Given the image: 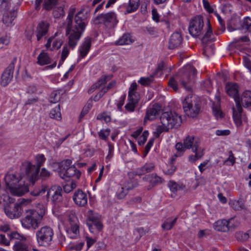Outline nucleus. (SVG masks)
<instances>
[{
  "mask_svg": "<svg viewBox=\"0 0 251 251\" xmlns=\"http://www.w3.org/2000/svg\"><path fill=\"white\" fill-rule=\"evenodd\" d=\"M175 160L172 159V162L167 165V169L164 171V173L166 175H172L176 170V167L173 164Z\"/></svg>",
  "mask_w": 251,
  "mask_h": 251,
  "instance_id": "59",
  "label": "nucleus"
},
{
  "mask_svg": "<svg viewBox=\"0 0 251 251\" xmlns=\"http://www.w3.org/2000/svg\"><path fill=\"white\" fill-rule=\"evenodd\" d=\"M213 114L217 119H222L224 117V114L219 106L213 107Z\"/></svg>",
  "mask_w": 251,
  "mask_h": 251,
  "instance_id": "53",
  "label": "nucleus"
},
{
  "mask_svg": "<svg viewBox=\"0 0 251 251\" xmlns=\"http://www.w3.org/2000/svg\"><path fill=\"white\" fill-rule=\"evenodd\" d=\"M9 237H6L4 234H0V245L4 246H9L10 244Z\"/></svg>",
  "mask_w": 251,
  "mask_h": 251,
  "instance_id": "57",
  "label": "nucleus"
},
{
  "mask_svg": "<svg viewBox=\"0 0 251 251\" xmlns=\"http://www.w3.org/2000/svg\"><path fill=\"white\" fill-rule=\"evenodd\" d=\"M160 120L161 124L168 130L178 128L182 123L181 116L176 113L172 111L162 113Z\"/></svg>",
  "mask_w": 251,
  "mask_h": 251,
  "instance_id": "6",
  "label": "nucleus"
},
{
  "mask_svg": "<svg viewBox=\"0 0 251 251\" xmlns=\"http://www.w3.org/2000/svg\"><path fill=\"white\" fill-rule=\"evenodd\" d=\"M31 201L32 200L30 199H22L19 200L17 203L23 209L24 207L29 205Z\"/></svg>",
  "mask_w": 251,
  "mask_h": 251,
  "instance_id": "58",
  "label": "nucleus"
},
{
  "mask_svg": "<svg viewBox=\"0 0 251 251\" xmlns=\"http://www.w3.org/2000/svg\"><path fill=\"white\" fill-rule=\"evenodd\" d=\"M139 99L128 97V102L125 105V108L129 112H132L134 111L136 104L138 102Z\"/></svg>",
  "mask_w": 251,
  "mask_h": 251,
  "instance_id": "38",
  "label": "nucleus"
},
{
  "mask_svg": "<svg viewBox=\"0 0 251 251\" xmlns=\"http://www.w3.org/2000/svg\"><path fill=\"white\" fill-rule=\"evenodd\" d=\"M161 110V107L158 103L150 104L147 109L144 121H152L155 119Z\"/></svg>",
  "mask_w": 251,
  "mask_h": 251,
  "instance_id": "17",
  "label": "nucleus"
},
{
  "mask_svg": "<svg viewBox=\"0 0 251 251\" xmlns=\"http://www.w3.org/2000/svg\"><path fill=\"white\" fill-rule=\"evenodd\" d=\"M226 221L228 230L234 229L239 225V220L236 218H231Z\"/></svg>",
  "mask_w": 251,
  "mask_h": 251,
  "instance_id": "48",
  "label": "nucleus"
},
{
  "mask_svg": "<svg viewBox=\"0 0 251 251\" xmlns=\"http://www.w3.org/2000/svg\"><path fill=\"white\" fill-rule=\"evenodd\" d=\"M243 27L247 30L251 29V19L249 17L245 18L243 22Z\"/></svg>",
  "mask_w": 251,
  "mask_h": 251,
  "instance_id": "64",
  "label": "nucleus"
},
{
  "mask_svg": "<svg viewBox=\"0 0 251 251\" xmlns=\"http://www.w3.org/2000/svg\"><path fill=\"white\" fill-rule=\"evenodd\" d=\"M60 90H54L50 95V101L52 103H56L60 100L61 95Z\"/></svg>",
  "mask_w": 251,
  "mask_h": 251,
  "instance_id": "44",
  "label": "nucleus"
},
{
  "mask_svg": "<svg viewBox=\"0 0 251 251\" xmlns=\"http://www.w3.org/2000/svg\"><path fill=\"white\" fill-rule=\"evenodd\" d=\"M241 101L244 106L251 105V91H245L242 96Z\"/></svg>",
  "mask_w": 251,
  "mask_h": 251,
  "instance_id": "39",
  "label": "nucleus"
},
{
  "mask_svg": "<svg viewBox=\"0 0 251 251\" xmlns=\"http://www.w3.org/2000/svg\"><path fill=\"white\" fill-rule=\"evenodd\" d=\"M75 203L79 206H84L87 203V194L81 190H77L74 194L73 197Z\"/></svg>",
  "mask_w": 251,
  "mask_h": 251,
  "instance_id": "18",
  "label": "nucleus"
},
{
  "mask_svg": "<svg viewBox=\"0 0 251 251\" xmlns=\"http://www.w3.org/2000/svg\"><path fill=\"white\" fill-rule=\"evenodd\" d=\"M229 204L235 210H240L244 208L243 203L240 201L232 200L229 201Z\"/></svg>",
  "mask_w": 251,
  "mask_h": 251,
  "instance_id": "47",
  "label": "nucleus"
},
{
  "mask_svg": "<svg viewBox=\"0 0 251 251\" xmlns=\"http://www.w3.org/2000/svg\"><path fill=\"white\" fill-rule=\"evenodd\" d=\"M177 217L173 218L172 217L168 218L165 220L161 225V227L164 230H169L171 229L176 224Z\"/></svg>",
  "mask_w": 251,
  "mask_h": 251,
  "instance_id": "37",
  "label": "nucleus"
},
{
  "mask_svg": "<svg viewBox=\"0 0 251 251\" xmlns=\"http://www.w3.org/2000/svg\"><path fill=\"white\" fill-rule=\"evenodd\" d=\"M110 133V130L108 128L102 129L98 133L99 137L101 140L106 141Z\"/></svg>",
  "mask_w": 251,
  "mask_h": 251,
  "instance_id": "51",
  "label": "nucleus"
},
{
  "mask_svg": "<svg viewBox=\"0 0 251 251\" xmlns=\"http://www.w3.org/2000/svg\"><path fill=\"white\" fill-rule=\"evenodd\" d=\"M72 163V161L67 159L61 162L59 175L64 179L66 177H75L79 179L81 175L80 172L77 170L74 166L68 167Z\"/></svg>",
  "mask_w": 251,
  "mask_h": 251,
  "instance_id": "9",
  "label": "nucleus"
},
{
  "mask_svg": "<svg viewBox=\"0 0 251 251\" xmlns=\"http://www.w3.org/2000/svg\"><path fill=\"white\" fill-rule=\"evenodd\" d=\"M98 18L108 28L114 27L118 22L116 14L113 12L101 14Z\"/></svg>",
  "mask_w": 251,
  "mask_h": 251,
  "instance_id": "14",
  "label": "nucleus"
},
{
  "mask_svg": "<svg viewBox=\"0 0 251 251\" xmlns=\"http://www.w3.org/2000/svg\"><path fill=\"white\" fill-rule=\"evenodd\" d=\"M149 135V132L147 130L144 131L142 134L140 136L138 140V144L140 146L143 145L147 141V138Z\"/></svg>",
  "mask_w": 251,
  "mask_h": 251,
  "instance_id": "55",
  "label": "nucleus"
},
{
  "mask_svg": "<svg viewBox=\"0 0 251 251\" xmlns=\"http://www.w3.org/2000/svg\"><path fill=\"white\" fill-rule=\"evenodd\" d=\"M192 150L199 158L201 159L204 154L205 149L200 146V143H195Z\"/></svg>",
  "mask_w": 251,
  "mask_h": 251,
  "instance_id": "41",
  "label": "nucleus"
},
{
  "mask_svg": "<svg viewBox=\"0 0 251 251\" xmlns=\"http://www.w3.org/2000/svg\"><path fill=\"white\" fill-rule=\"evenodd\" d=\"M5 12L3 15L2 22L6 27H11L14 25L13 22L17 16V12L15 10Z\"/></svg>",
  "mask_w": 251,
  "mask_h": 251,
  "instance_id": "22",
  "label": "nucleus"
},
{
  "mask_svg": "<svg viewBox=\"0 0 251 251\" xmlns=\"http://www.w3.org/2000/svg\"><path fill=\"white\" fill-rule=\"evenodd\" d=\"M11 3L8 0H0V11H7L10 7Z\"/></svg>",
  "mask_w": 251,
  "mask_h": 251,
  "instance_id": "52",
  "label": "nucleus"
},
{
  "mask_svg": "<svg viewBox=\"0 0 251 251\" xmlns=\"http://www.w3.org/2000/svg\"><path fill=\"white\" fill-rule=\"evenodd\" d=\"M65 12L62 6L56 8L53 11V15L55 18H59L64 16Z\"/></svg>",
  "mask_w": 251,
  "mask_h": 251,
  "instance_id": "54",
  "label": "nucleus"
},
{
  "mask_svg": "<svg viewBox=\"0 0 251 251\" xmlns=\"http://www.w3.org/2000/svg\"><path fill=\"white\" fill-rule=\"evenodd\" d=\"M92 43V38L90 37H86L79 47L78 51L80 56L84 58L89 52Z\"/></svg>",
  "mask_w": 251,
  "mask_h": 251,
  "instance_id": "21",
  "label": "nucleus"
},
{
  "mask_svg": "<svg viewBox=\"0 0 251 251\" xmlns=\"http://www.w3.org/2000/svg\"><path fill=\"white\" fill-rule=\"evenodd\" d=\"M183 108L186 114L191 117H195L200 110V105L192 100V97H187L183 101Z\"/></svg>",
  "mask_w": 251,
  "mask_h": 251,
  "instance_id": "10",
  "label": "nucleus"
},
{
  "mask_svg": "<svg viewBox=\"0 0 251 251\" xmlns=\"http://www.w3.org/2000/svg\"><path fill=\"white\" fill-rule=\"evenodd\" d=\"M7 237H9L11 240H16L17 241L23 242L29 239L27 236L21 234L17 231H12L7 234Z\"/></svg>",
  "mask_w": 251,
  "mask_h": 251,
  "instance_id": "36",
  "label": "nucleus"
},
{
  "mask_svg": "<svg viewBox=\"0 0 251 251\" xmlns=\"http://www.w3.org/2000/svg\"><path fill=\"white\" fill-rule=\"evenodd\" d=\"M13 69L8 67L6 68L1 77V85L3 86L7 85L13 78Z\"/></svg>",
  "mask_w": 251,
  "mask_h": 251,
  "instance_id": "26",
  "label": "nucleus"
},
{
  "mask_svg": "<svg viewBox=\"0 0 251 251\" xmlns=\"http://www.w3.org/2000/svg\"><path fill=\"white\" fill-rule=\"evenodd\" d=\"M50 116L51 118L57 120H61V115L60 111L59 105H58L50 111Z\"/></svg>",
  "mask_w": 251,
  "mask_h": 251,
  "instance_id": "42",
  "label": "nucleus"
},
{
  "mask_svg": "<svg viewBox=\"0 0 251 251\" xmlns=\"http://www.w3.org/2000/svg\"><path fill=\"white\" fill-rule=\"evenodd\" d=\"M226 93L235 100L236 107L232 108L233 119L236 126H240L242 125V121L247 122V118L242 117V107L238 97V86L236 83L228 82L226 85Z\"/></svg>",
  "mask_w": 251,
  "mask_h": 251,
  "instance_id": "3",
  "label": "nucleus"
},
{
  "mask_svg": "<svg viewBox=\"0 0 251 251\" xmlns=\"http://www.w3.org/2000/svg\"><path fill=\"white\" fill-rule=\"evenodd\" d=\"M116 84L115 80L110 81L106 86L105 85L102 86L101 89L94 96L93 100L95 101H99L100 99L109 90L114 88Z\"/></svg>",
  "mask_w": 251,
  "mask_h": 251,
  "instance_id": "28",
  "label": "nucleus"
},
{
  "mask_svg": "<svg viewBox=\"0 0 251 251\" xmlns=\"http://www.w3.org/2000/svg\"><path fill=\"white\" fill-rule=\"evenodd\" d=\"M169 130L161 124V125L157 126L156 131L154 132V135L156 137H159L160 134L163 132H167Z\"/></svg>",
  "mask_w": 251,
  "mask_h": 251,
  "instance_id": "61",
  "label": "nucleus"
},
{
  "mask_svg": "<svg viewBox=\"0 0 251 251\" xmlns=\"http://www.w3.org/2000/svg\"><path fill=\"white\" fill-rule=\"evenodd\" d=\"M140 5L139 0H129L128 5L126 6V14L135 12L137 10Z\"/></svg>",
  "mask_w": 251,
  "mask_h": 251,
  "instance_id": "34",
  "label": "nucleus"
},
{
  "mask_svg": "<svg viewBox=\"0 0 251 251\" xmlns=\"http://www.w3.org/2000/svg\"><path fill=\"white\" fill-rule=\"evenodd\" d=\"M46 212V208L42 206V211L39 213L32 209L26 210L25 216L21 221L23 226L26 229L37 228Z\"/></svg>",
  "mask_w": 251,
  "mask_h": 251,
  "instance_id": "5",
  "label": "nucleus"
},
{
  "mask_svg": "<svg viewBox=\"0 0 251 251\" xmlns=\"http://www.w3.org/2000/svg\"><path fill=\"white\" fill-rule=\"evenodd\" d=\"M47 190V186L43 185L40 188H35V189L31 192V194L34 196H37L44 194Z\"/></svg>",
  "mask_w": 251,
  "mask_h": 251,
  "instance_id": "50",
  "label": "nucleus"
},
{
  "mask_svg": "<svg viewBox=\"0 0 251 251\" xmlns=\"http://www.w3.org/2000/svg\"><path fill=\"white\" fill-rule=\"evenodd\" d=\"M69 225L66 228V232L70 238H75L79 233V222L76 217L72 215L69 217Z\"/></svg>",
  "mask_w": 251,
  "mask_h": 251,
  "instance_id": "13",
  "label": "nucleus"
},
{
  "mask_svg": "<svg viewBox=\"0 0 251 251\" xmlns=\"http://www.w3.org/2000/svg\"><path fill=\"white\" fill-rule=\"evenodd\" d=\"M153 80V75H151L148 77H141L138 81V82L141 85L147 86L151 84Z\"/></svg>",
  "mask_w": 251,
  "mask_h": 251,
  "instance_id": "45",
  "label": "nucleus"
},
{
  "mask_svg": "<svg viewBox=\"0 0 251 251\" xmlns=\"http://www.w3.org/2000/svg\"><path fill=\"white\" fill-rule=\"evenodd\" d=\"M58 0H44L43 7L47 10H51L54 6Z\"/></svg>",
  "mask_w": 251,
  "mask_h": 251,
  "instance_id": "49",
  "label": "nucleus"
},
{
  "mask_svg": "<svg viewBox=\"0 0 251 251\" xmlns=\"http://www.w3.org/2000/svg\"><path fill=\"white\" fill-rule=\"evenodd\" d=\"M195 143H200L199 140L194 136L188 135L183 141L184 147L186 149H190L193 148Z\"/></svg>",
  "mask_w": 251,
  "mask_h": 251,
  "instance_id": "35",
  "label": "nucleus"
},
{
  "mask_svg": "<svg viewBox=\"0 0 251 251\" xmlns=\"http://www.w3.org/2000/svg\"><path fill=\"white\" fill-rule=\"evenodd\" d=\"M52 59L46 52L42 50L37 57V64L39 66H45L51 64Z\"/></svg>",
  "mask_w": 251,
  "mask_h": 251,
  "instance_id": "24",
  "label": "nucleus"
},
{
  "mask_svg": "<svg viewBox=\"0 0 251 251\" xmlns=\"http://www.w3.org/2000/svg\"><path fill=\"white\" fill-rule=\"evenodd\" d=\"M182 40L181 35L178 32L174 33L170 37L169 48L174 49L180 46Z\"/></svg>",
  "mask_w": 251,
  "mask_h": 251,
  "instance_id": "25",
  "label": "nucleus"
},
{
  "mask_svg": "<svg viewBox=\"0 0 251 251\" xmlns=\"http://www.w3.org/2000/svg\"><path fill=\"white\" fill-rule=\"evenodd\" d=\"M250 41H251L249 37L246 35H245L238 38H235L233 40V43L235 44L236 46H238L239 43L240 42L249 44Z\"/></svg>",
  "mask_w": 251,
  "mask_h": 251,
  "instance_id": "56",
  "label": "nucleus"
},
{
  "mask_svg": "<svg viewBox=\"0 0 251 251\" xmlns=\"http://www.w3.org/2000/svg\"><path fill=\"white\" fill-rule=\"evenodd\" d=\"M62 44L63 40L61 39L51 37L48 39L45 47L47 49L53 50L59 49Z\"/></svg>",
  "mask_w": 251,
  "mask_h": 251,
  "instance_id": "23",
  "label": "nucleus"
},
{
  "mask_svg": "<svg viewBox=\"0 0 251 251\" xmlns=\"http://www.w3.org/2000/svg\"><path fill=\"white\" fill-rule=\"evenodd\" d=\"M168 186L170 191L176 195L178 190H183L185 186L182 183H176L174 180H170L168 183Z\"/></svg>",
  "mask_w": 251,
  "mask_h": 251,
  "instance_id": "33",
  "label": "nucleus"
},
{
  "mask_svg": "<svg viewBox=\"0 0 251 251\" xmlns=\"http://www.w3.org/2000/svg\"><path fill=\"white\" fill-rule=\"evenodd\" d=\"M29 243V239L23 242L16 241L13 247V249L14 251H28Z\"/></svg>",
  "mask_w": 251,
  "mask_h": 251,
  "instance_id": "31",
  "label": "nucleus"
},
{
  "mask_svg": "<svg viewBox=\"0 0 251 251\" xmlns=\"http://www.w3.org/2000/svg\"><path fill=\"white\" fill-rule=\"evenodd\" d=\"M49 26V24L44 22H42L38 24L36 31L38 41H39L47 33Z\"/></svg>",
  "mask_w": 251,
  "mask_h": 251,
  "instance_id": "27",
  "label": "nucleus"
},
{
  "mask_svg": "<svg viewBox=\"0 0 251 251\" xmlns=\"http://www.w3.org/2000/svg\"><path fill=\"white\" fill-rule=\"evenodd\" d=\"M227 162H229V165L231 166H232L235 162V158L234 157V154L231 151H228V157L225 161V163H226Z\"/></svg>",
  "mask_w": 251,
  "mask_h": 251,
  "instance_id": "63",
  "label": "nucleus"
},
{
  "mask_svg": "<svg viewBox=\"0 0 251 251\" xmlns=\"http://www.w3.org/2000/svg\"><path fill=\"white\" fill-rule=\"evenodd\" d=\"M53 235V229L48 226L40 228L36 233L38 244L44 247H47L51 244Z\"/></svg>",
  "mask_w": 251,
  "mask_h": 251,
  "instance_id": "8",
  "label": "nucleus"
},
{
  "mask_svg": "<svg viewBox=\"0 0 251 251\" xmlns=\"http://www.w3.org/2000/svg\"><path fill=\"white\" fill-rule=\"evenodd\" d=\"M133 42L134 40L132 38L130 34L129 33H126L123 34L115 42V45L118 46L129 45Z\"/></svg>",
  "mask_w": 251,
  "mask_h": 251,
  "instance_id": "29",
  "label": "nucleus"
},
{
  "mask_svg": "<svg viewBox=\"0 0 251 251\" xmlns=\"http://www.w3.org/2000/svg\"><path fill=\"white\" fill-rule=\"evenodd\" d=\"M203 4L205 9L209 13L214 12L215 6H211L210 3L206 0H203Z\"/></svg>",
  "mask_w": 251,
  "mask_h": 251,
  "instance_id": "62",
  "label": "nucleus"
},
{
  "mask_svg": "<svg viewBox=\"0 0 251 251\" xmlns=\"http://www.w3.org/2000/svg\"><path fill=\"white\" fill-rule=\"evenodd\" d=\"M185 149L184 144L183 145L181 143L179 142L176 143V149L177 151L178 152L172 157V159L175 160L176 157L181 156L184 152Z\"/></svg>",
  "mask_w": 251,
  "mask_h": 251,
  "instance_id": "46",
  "label": "nucleus"
},
{
  "mask_svg": "<svg viewBox=\"0 0 251 251\" xmlns=\"http://www.w3.org/2000/svg\"><path fill=\"white\" fill-rule=\"evenodd\" d=\"M70 52V50L67 46H64L61 53V57L60 61L63 62L68 56Z\"/></svg>",
  "mask_w": 251,
  "mask_h": 251,
  "instance_id": "60",
  "label": "nucleus"
},
{
  "mask_svg": "<svg viewBox=\"0 0 251 251\" xmlns=\"http://www.w3.org/2000/svg\"><path fill=\"white\" fill-rule=\"evenodd\" d=\"M87 220L93 223V225H89L90 231L94 233L93 226H94L97 231H101L103 228V225L101 222V216L98 213L95 212L92 210H89L86 214Z\"/></svg>",
  "mask_w": 251,
  "mask_h": 251,
  "instance_id": "12",
  "label": "nucleus"
},
{
  "mask_svg": "<svg viewBox=\"0 0 251 251\" xmlns=\"http://www.w3.org/2000/svg\"><path fill=\"white\" fill-rule=\"evenodd\" d=\"M4 212L6 215L11 219H18L22 215L23 209L16 202L13 206L6 205L4 207Z\"/></svg>",
  "mask_w": 251,
  "mask_h": 251,
  "instance_id": "15",
  "label": "nucleus"
},
{
  "mask_svg": "<svg viewBox=\"0 0 251 251\" xmlns=\"http://www.w3.org/2000/svg\"><path fill=\"white\" fill-rule=\"evenodd\" d=\"M76 182L73 180H70L66 182L65 184L63 186V189L66 193H69L71 192L73 189L76 187Z\"/></svg>",
  "mask_w": 251,
  "mask_h": 251,
  "instance_id": "43",
  "label": "nucleus"
},
{
  "mask_svg": "<svg viewBox=\"0 0 251 251\" xmlns=\"http://www.w3.org/2000/svg\"><path fill=\"white\" fill-rule=\"evenodd\" d=\"M112 77V75H104L102 76L100 79H99L95 83L91 86V87L88 89V93L89 94H92L96 90L101 89L102 86H103L107 83V81H109Z\"/></svg>",
  "mask_w": 251,
  "mask_h": 251,
  "instance_id": "19",
  "label": "nucleus"
},
{
  "mask_svg": "<svg viewBox=\"0 0 251 251\" xmlns=\"http://www.w3.org/2000/svg\"><path fill=\"white\" fill-rule=\"evenodd\" d=\"M84 11L80 10L75 15V22L71 26H68L66 33L68 35L69 46L74 49L77 45L88 23Z\"/></svg>",
  "mask_w": 251,
  "mask_h": 251,
  "instance_id": "2",
  "label": "nucleus"
},
{
  "mask_svg": "<svg viewBox=\"0 0 251 251\" xmlns=\"http://www.w3.org/2000/svg\"><path fill=\"white\" fill-rule=\"evenodd\" d=\"M226 220L222 219L218 220L214 223L213 227L214 229L218 231L226 232L228 231V228L227 226Z\"/></svg>",
  "mask_w": 251,
  "mask_h": 251,
  "instance_id": "32",
  "label": "nucleus"
},
{
  "mask_svg": "<svg viewBox=\"0 0 251 251\" xmlns=\"http://www.w3.org/2000/svg\"><path fill=\"white\" fill-rule=\"evenodd\" d=\"M137 89V84L136 82H133L129 88L128 97L139 99V95L136 91Z\"/></svg>",
  "mask_w": 251,
  "mask_h": 251,
  "instance_id": "40",
  "label": "nucleus"
},
{
  "mask_svg": "<svg viewBox=\"0 0 251 251\" xmlns=\"http://www.w3.org/2000/svg\"><path fill=\"white\" fill-rule=\"evenodd\" d=\"M22 173L7 174L4 177L6 189L14 196H21L29 191L28 186L33 185L26 176V173L21 170Z\"/></svg>",
  "mask_w": 251,
  "mask_h": 251,
  "instance_id": "1",
  "label": "nucleus"
},
{
  "mask_svg": "<svg viewBox=\"0 0 251 251\" xmlns=\"http://www.w3.org/2000/svg\"><path fill=\"white\" fill-rule=\"evenodd\" d=\"M36 165H33L29 161H25L22 163L21 171L26 173L28 179L32 184L38 179V174L40 168L43 165L46 158L43 154H37L35 156Z\"/></svg>",
  "mask_w": 251,
  "mask_h": 251,
  "instance_id": "4",
  "label": "nucleus"
},
{
  "mask_svg": "<svg viewBox=\"0 0 251 251\" xmlns=\"http://www.w3.org/2000/svg\"><path fill=\"white\" fill-rule=\"evenodd\" d=\"M143 179L150 183V185L148 187V190H150L155 185L161 184L164 182L163 179L154 174L146 175L143 178Z\"/></svg>",
  "mask_w": 251,
  "mask_h": 251,
  "instance_id": "20",
  "label": "nucleus"
},
{
  "mask_svg": "<svg viewBox=\"0 0 251 251\" xmlns=\"http://www.w3.org/2000/svg\"><path fill=\"white\" fill-rule=\"evenodd\" d=\"M203 21L201 16L194 17L190 22L189 26V32L193 37H198L202 32L203 27Z\"/></svg>",
  "mask_w": 251,
  "mask_h": 251,
  "instance_id": "11",
  "label": "nucleus"
},
{
  "mask_svg": "<svg viewBox=\"0 0 251 251\" xmlns=\"http://www.w3.org/2000/svg\"><path fill=\"white\" fill-rule=\"evenodd\" d=\"M62 188L60 186L58 185L52 186L47 192V198H50L53 203H58L62 200Z\"/></svg>",
  "mask_w": 251,
  "mask_h": 251,
  "instance_id": "16",
  "label": "nucleus"
},
{
  "mask_svg": "<svg viewBox=\"0 0 251 251\" xmlns=\"http://www.w3.org/2000/svg\"><path fill=\"white\" fill-rule=\"evenodd\" d=\"M155 166L152 163H146L143 166L137 169L136 174L141 176L153 171Z\"/></svg>",
  "mask_w": 251,
  "mask_h": 251,
  "instance_id": "30",
  "label": "nucleus"
},
{
  "mask_svg": "<svg viewBox=\"0 0 251 251\" xmlns=\"http://www.w3.org/2000/svg\"><path fill=\"white\" fill-rule=\"evenodd\" d=\"M196 70L193 67L188 65L180 70L176 75V79L182 86L187 90L190 88L188 84L191 83L196 74Z\"/></svg>",
  "mask_w": 251,
  "mask_h": 251,
  "instance_id": "7",
  "label": "nucleus"
}]
</instances>
